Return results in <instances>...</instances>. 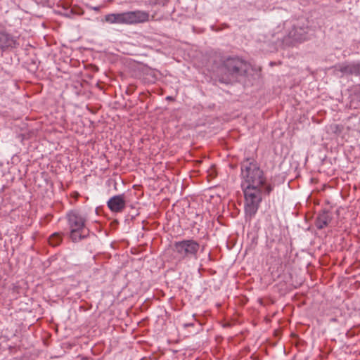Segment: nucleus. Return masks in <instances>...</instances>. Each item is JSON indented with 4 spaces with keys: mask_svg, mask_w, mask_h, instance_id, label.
Instances as JSON below:
<instances>
[{
    "mask_svg": "<svg viewBox=\"0 0 360 360\" xmlns=\"http://www.w3.org/2000/svg\"><path fill=\"white\" fill-rule=\"evenodd\" d=\"M93 9L95 10V11H98L99 8L98 7H94V8H93Z\"/></svg>",
    "mask_w": 360,
    "mask_h": 360,
    "instance_id": "obj_16",
    "label": "nucleus"
},
{
    "mask_svg": "<svg viewBox=\"0 0 360 360\" xmlns=\"http://www.w3.org/2000/svg\"><path fill=\"white\" fill-rule=\"evenodd\" d=\"M68 225L70 229V238L77 243L89 236V231L86 227L87 217L82 212L73 210L67 214Z\"/></svg>",
    "mask_w": 360,
    "mask_h": 360,
    "instance_id": "obj_3",
    "label": "nucleus"
},
{
    "mask_svg": "<svg viewBox=\"0 0 360 360\" xmlns=\"http://www.w3.org/2000/svg\"><path fill=\"white\" fill-rule=\"evenodd\" d=\"M192 326V324H186V326Z\"/></svg>",
    "mask_w": 360,
    "mask_h": 360,
    "instance_id": "obj_17",
    "label": "nucleus"
},
{
    "mask_svg": "<svg viewBox=\"0 0 360 360\" xmlns=\"http://www.w3.org/2000/svg\"><path fill=\"white\" fill-rule=\"evenodd\" d=\"M245 196V212L246 217L252 218L257 213L260 202L263 188L242 187Z\"/></svg>",
    "mask_w": 360,
    "mask_h": 360,
    "instance_id": "obj_5",
    "label": "nucleus"
},
{
    "mask_svg": "<svg viewBox=\"0 0 360 360\" xmlns=\"http://www.w3.org/2000/svg\"><path fill=\"white\" fill-rule=\"evenodd\" d=\"M150 3L152 4H160V5H165L169 0H149Z\"/></svg>",
    "mask_w": 360,
    "mask_h": 360,
    "instance_id": "obj_14",
    "label": "nucleus"
},
{
    "mask_svg": "<svg viewBox=\"0 0 360 360\" xmlns=\"http://www.w3.org/2000/svg\"><path fill=\"white\" fill-rule=\"evenodd\" d=\"M107 206L112 212H122L126 207L124 195L120 194L111 197L107 202Z\"/></svg>",
    "mask_w": 360,
    "mask_h": 360,
    "instance_id": "obj_8",
    "label": "nucleus"
},
{
    "mask_svg": "<svg viewBox=\"0 0 360 360\" xmlns=\"http://www.w3.org/2000/svg\"><path fill=\"white\" fill-rule=\"evenodd\" d=\"M200 248V243L194 239L175 241L172 245V250L180 260L198 259Z\"/></svg>",
    "mask_w": 360,
    "mask_h": 360,
    "instance_id": "obj_4",
    "label": "nucleus"
},
{
    "mask_svg": "<svg viewBox=\"0 0 360 360\" xmlns=\"http://www.w3.org/2000/svg\"><path fill=\"white\" fill-rule=\"evenodd\" d=\"M334 68L336 72H340L342 76L360 75V62L340 63Z\"/></svg>",
    "mask_w": 360,
    "mask_h": 360,
    "instance_id": "obj_6",
    "label": "nucleus"
},
{
    "mask_svg": "<svg viewBox=\"0 0 360 360\" xmlns=\"http://www.w3.org/2000/svg\"><path fill=\"white\" fill-rule=\"evenodd\" d=\"M248 69L249 65L245 60L238 57H229L218 68L219 79L223 83H231L239 76L245 75Z\"/></svg>",
    "mask_w": 360,
    "mask_h": 360,
    "instance_id": "obj_2",
    "label": "nucleus"
},
{
    "mask_svg": "<svg viewBox=\"0 0 360 360\" xmlns=\"http://www.w3.org/2000/svg\"><path fill=\"white\" fill-rule=\"evenodd\" d=\"M17 41L14 37L4 30H0V51H5L8 49L15 48Z\"/></svg>",
    "mask_w": 360,
    "mask_h": 360,
    "instance_id": "obj_9",
    "label": "nucleus"
},
{
    "mask_svg": "<svg viewBox=\"0 0 360 360\" xmlns=\"http://www.w3.org/2000/svg\"><path fill=\"white\" fill-rule=\"evenodd\" d=\"M150 16L148 12L134 11L126 12V24H139L148 22Z\"/></svg>",
    "mask_w": 360,
    "mask_h": 360,
    "instance_id": "obj_7",
    "label": "nucleus"
},
{
    "mask_svg": "<svg viewBox=\"0 0 360 360\" xmlns=\"http://www.w3.org/2000/svg\"><path fill=\"white\" fill-rule=\"evenodd\" d=\"M71 13L75 15H80L84 14V11L79 7H73L71 9Z\"/></svg>",
    "mask_w": 360,
    "mask_h": 360,
    "instance_id": "obj_13",
    "label": "nucleus"
},
{
    "mask_svg": "<svg viewBox=\"0 0 360 360\" xmlns=\"http://www.w3.org/2000/svg\"><path fill=\"white\" fill-rule=\"evenodd\" d=\"M242 187L263 188L264 193L269 194L273 186L269 184L263 171L254 160L247 159L241 165Z\"/></svg>",
    "mask_w": 360,
    "mask_h": 360,
    "instance_id": "obj_1",
    "label": "nucleus"
},
{
    "mask_svg": "<svg viewBox=\"0 0 360 360\" xmlns=\"http://www.w3.org/2000/svg\"><path fill=\"white\" fill-rule=\"evenodd\" d=\"M292 37L295 38V40L297 41H302L305 39V37L303 36L296 37L295 34H293Z\"/></svg>",
    "mask_w": 360,
    "mask_h": 360,
    "instance_id": "obj_15",
    "label": "nucleus"
},
{
    "mask_svg": "<svg viewBox=\"0 0 360 360\" xmlns=\"http://www.w3.org/2000/svg\"><path fill=\"white\" fill-rule=\"evenodd\" d=\"M63 240V235L61 233L56 232L51 234L49 238V243L53 247L59 245Z\"/></svg>",
    "mask_w": 360,
    "mask_h": 360,
    "instance_id": "obj_12",
    "label": "nucleus"
},
{
    "mask_svg": "<svg viewBox=\"0 0 360 360\" xmlns=\"http://www.w3.org/2000/svg\"><path fill=\"white\" fill-rule=\"evenodd\" d=\"M105 20L108 23L126 24V12L111 13L105 16Z\"/></svg>",
    "mask_w": 360,
    "mask_h": 360,
    "instance_id": "obj_10",
    "label": "nucleus"
},
{
    "mask_svg": "<svg viewBox=\"0 0 360 360\" xmlns=\"http://www.w3.org/2000/svg\"><path fill=\"white\" fill-rule=\"evenodd\" d=\"M330 221V218L327 212H323L319 215L316 221L317 229H322L327 226Z\"/></svg>",
    "mask_w": 360,
    "mask_h": 360,
    "instance_id": "obj_11",
    "label": "nucleus"
}]
</instances>
